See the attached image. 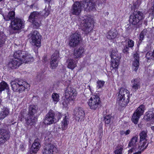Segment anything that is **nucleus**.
Instances as JSON below:
<instances>
[{
    "instance_id": "obj_1",
    "label": "nucleus",
    "mask_w": 154,
    "mask_h": 154,
    "mask_svg": "<svg viewBox=\"0 0 154 154\" xmlns=\"http://www.w3.org/2000/svg\"><path fill=\"white\" fill-rule=\"evenodd\" d=\"M79 26L85 34L89 33L92 29L93 22L91 17L85 16L79 18Z\"/></svg>"
},
{
    "instance_id": "obj_2",
    "label": "nucleus",
    "mask_w": 154,
    "mask_h": 154,
    "mask_svg": "<svg viewBox=\"0 0 154 154\" xmlns=\"http://www.w3.org/2000/svg\"><path fill=\"white\" fill-rule=\"evenodd\" d=\"M129 91L127 89L121 88L119 90L117 103L122 107L125 106L129 101Z\"/></svg>"
},
{
    "instance_id": "obj_3",
    "label": "nucleus",
    "mask_w": 154,
    "mask_h": 154,
    "mask_svg": "<svg viewBox=\"0 0 154 154\" xmlns=\"http://www.w3.org/2000/svg\"><path fill=\"white\" fill-rule=\"evenodd\" d=\"M12 89L14 91L21 92L29 87V85L23 80H16L11 82Z\"/></svg>"
},
{
    "instance_id": "obj_4",
    "label": "nucleus",
    "mask_w": 154,
    "mask_h": 154,
    "mask_svg": "<svg viewBox=\"0 0 154 154\" xmlns=\"http://www.w3.org/2000/svg\"><path fill=\"white\" fill-rule=\"evenodd\" d=\"M111 66L113 69L117 68L121 57L116 49L112 50L110 53Z\"/></svg>"
},
{
    "instance_id": "obj_5",
    "label": "nucleus",
    "mask_w": 154,
    "mask_h": 154,
    "mask_svg": "<svg viewBox=\"0 0 154 154\" xmlns=\"http://www.w3.org/2000/svg\"><path fill=\"white\" fill-rule=\"evenodd\" d=\"M100 103L99 97L96 95H91L88 102L89 108L94 110L99 108L100 106Z\"/></svg>"
},
{
    "instance_id": "obj_6",
    "label": "nucleus",
    "mask_w": 154,
    "mask_h": 154,
    "mask_svg": "<svg viewBox=\"0 0 154 154\" xmlns=\"http://www.w3.org/2000/svg\"><path fill=\"white\" fill-rule=\"evenodd\" d=\"M144 18L143 13L139 11H136L130 17L129 21L130 23L134 25H137L140 21Z\"/></svg>"
},
{
    "instance_id": "obj_7",
    "label": "nucleus",
    "mask_w": 154,
    "mask_h": 154,
    "mask_svg": "<svg viewBox=\"0 0 154 154\" xmlns=\"http://www.w3.org/2000/svg\"><path fill=\"white\" fill-rule=\"evenodd\" d=\"M10 27L15 31H19L24 27V22L21 19L16 17L11 21Z\"/></svg>"
},
{
    "instance_id": "obj_8",
    "label": "nucleus",
    "mask_w": 154,
    "mask_h": 154,
    "mask_svg": "<svg viewBox=\"0 0 154 154\" xmlns=\"http://www.w3.org/2000/svg\"><path fill=\"white\" fill-rule=\"evenodd\" d=\"M84 7L83 4L79 2H75L71 7L70 14L71 15L79 16L80 14Z\"/></svg>"
},
{
    "instance_id": "obj_9",
    "label": "nucleus",
    "mask_w": 154,
    "mask_h": 154,
    "mask_svg": "<svg viewBox=\"0 0 154 154\" xmlns=\"http://www.w3.org/2000/svg\"><path fill=\"white\" fill-rule=\"evenodd\" d=\"M2 128L0 129V144L8 140L9 135L6 131L8 126L5 124L1 125Z\"/></svg>"
},
{
    "instance_id": "obj_10",
    "label": "nucleus",
    "mask_w": 154,
    "mask_h": 154,
    "mask_svg": "<svg viewBox=\"0 0 154 154\" xmlns=\"http://www.w3.org/2000/svg\"><path fill=\"white\" fill-rule=\"evenodd\" d=\"M30 38L31 44L33 45L38 47H40L41 44V36L37 31H34L31 34Z\"/></svg>"
},
{
    "instance_id": "obj_11",
    "label": "nucleus",
    "mask_w": 154,
    "mask_h": 154,
    "mask_svg": "<svg viewBox=\"0 0 154 154\" xmlns=\"http://www.w3.org/2000/svg\"><path fill=\"white\" fill-rule=\"evenodd\" d=\"M144 109V106L141 105L134 113L132 117L131 120L135 124H137L140 116L143 114Z\"/></svg>"
},
{
    "instance_id": "obj_12",
    "label": "nucleus",
    "mask_w": 154,
    "mask_h": 154,
    "mask_svg": "<svg viewBox=\"0 0 154 154\" xmlns=\"http://www.w3.org/2000/svg\"><path fill=\"white\" fill-rule=\"evenodd\" d=\"M77 93L75 90L73 88L68 87L65 91V96L68 100L73 101L75 98Z\"/></svg>"
},
{
    "instance_id": "obj_13",
    "label": "nucleus",
    "mask_w": 154,
    "mask_h": 154,
    "mask_svg": "<svg viewBox=\"0 0 154 154\" xmlns=\"http://www.w3.org/2000/svg\"><path fill=\"white\" fill-rule=\"evenodd\" d=\"M82 40L80 34L75 33L71 35L69 42V45L71 47H75L80 43Z\"/></svg>"
},
{
    "instance_id": "obj_14",
    "label": "nucleus",
    "mask_w": 154,
    "mask_h": 154,
    "mask_svg": "<svg viewBox=\"0 0 154 154\" xmlns=\"http://www.w3.org/2000/svg\"><path fill=\"white\" fill-rule=\"evenodd\" d=\"M55 121L54 113L53 111L50 110L45 116L44 122L45 124L49 125L55 122Z\"/></svg>"
},
{
    "instance_id": "obj_15",
    "label": "nucleus",
    "mask_w": 154,
    "mask_h": 154,
    "mask_svg": "<svg viewBox=\"0 0 154 154\" xmlns=\"http://www.w3.org/2000/svg\"><path fill=\"white\" fill-rule=\"evenodd\" d=\"M57 151L56 146L52 143L47 144L43 152V154H55Z\"/></svg>"
},
{
    "instance_id": "obj_16",
    "label": "nucleus",
    "mask_w": 154,
    "mask_h": 154,
    "mask_svg": "<svg viewBox=\"0 0 154 154\" xmlns=\"http://www.w3.org/2000/svg\"><path fill=\"white\" fill-rule=\"evenodd\" d=\"M132 59V66L133 70L136 72L139 66V54L138 53L136 52L134 54Z\"/></svg>"
},
{
    "instance_id": "obj_17",
    "label": "nucleus",
    "mask_w": 154,
    "mask_h": 154,
    "mask_svg": "<svg viewBox=\"0 0 154 154\" xmlns=\"http://www.w3.org/2000/svg\"><path fill=\"white\" fill-rule=\"evenodd\" d=\"M59 58V52L56 51L51 56L50 63L51 68L54 69L57 66Z\"/></svg>"
},
{
    "instance_id": "obj_18",
    "label": "nucleus",
    "mask_w": 154,
    "mask_h": 154,
    "mask_svg": "<svg viewBox=\"0 0 154 154\" xmlns=\"http://www.w3.org/2000/svg\"><path fill=\"white\" fill-rule=\"evenodd\" d=\"M74 114L76 117L78 121H82L85 116V113L82 108H76L74 111Z\"/></svg>"
},
{
    "instance_id": "obj_19",
    "label": "nucleus",
    "mask_w": 154,
    "mask_h": 154,
    "mask_svg": "<svg viewBox=\"0 0 154 154\" xmlns=\"http://www.w3.org/2000/svg\"><path fill=\"white\" fill-rule=\"evenodd\" d=\"M85 50L82 47H80L79 48L74 51L73 56L75 59H79L82 57L85 52Z\"/></svg>"
},
{
    "instance_id": "obj_20",
    "label": "nucleus",
    "mask_w": 154,
    "mask_h": 154,
    "mask_svg": "<svg viewBox=\"0 0 154 154\" xmlns=\"http://www.w3.org/2000/svg\"><path fill=\"white\" fill-rule=\"evenodd\" d=\"M83 6L84 5V8L86 10L89 11L93 10L95 9V6L96 4L94 0H89L87 2H85L83 3Z\"/></svg>"
},
{
    "instance_id": "obj_21",
    "label": "nucleus",
    "mask_w": 154,
    "mask_h": 154,
    "mask_svg": "<svg viewBox=\"0 0 154 154\" xmlns=\"http://www.w3.org/2000/svg\"><path fill=\"white\" fill-rule=\"evenodd\" d=\"M22 63V62L20 60L15 59L9 63L8 66L9 67L12 69H15L19 66Z\"/></svg>"
},
{
    "instance_id": "obj_22",
    "label": "nucleus",
    "mask_w": 154,
    "mask_h": 154,
    "mask_svg": "<svg viewBox=\"0 0 154 154\" xmlns=\"http://www.w3.org/2000/svg\"><path fill=\"white\" fill-rule=\"evenodd\" d=\"M25 51L18 50L14 53V57L15 59L20 60L21 61L22 58L24 57V55H25Z\"/></svg>"
},
{
    "instance_id": "obj_23",
    "label": "nucleus",
    "mask_w": 154,
    "mask_h": 154,
    "mask_svg": "<svg viewBox=\"0 0 154 154\" xmlns=\"http://www.w3.org/2000/svg\"><path fill=\"white\" fill-rule=\"evenodd\" d=\"M26 123L30 125H33L37 121V119L32 115H29L26 118Z\"/></svg>"
},
{
    "instance_id": "obj_24",
    "label": "nucleus",
    "mask_w": 154,
    "mask_h": 154,
    "mask_svg": "<svg viewBox=\"0 0 154 154\" xmlns=\"http://www.w3.org/2000/svg\"><path fill=\"white\" fill-rule=\"evenodd\" d=\"M78 62L77 60L73 59H68L66 62L67 64V67L68 68L73 70L76 66V64Z\"/></svg>"
},
{
    "instance_id": "obj_25",
    "label": "nucleus",
    "mask_w": 154,
    "mask_h": 154,
    "mask_svg": "<svg viewBox=\"0 0 154 154\" xmlns=\"http://www.w3.org/2000/svg\"><path fill=\"white\" fill-rule=\"evenodd\" d=\"M23 57L22 58V60H21L22 63H27L29 62L33 61V57L31 55L26 51V54L24 55Z\"/></svg>"
},
{
    "instance_id": "obj_26",
    "label": "nucleus",
    "mask_w": 154,
    "mask_h": 154,
    "mask_svg": "<svg viewBox=\"0 0 154 154\" xmlns=\"http://www.w3.org/2000/svg\"><path fill=\"white\" fill-rule=\"evenodd\" d=\"M40 16L39 13L37 11L32 12L29 17L28 21L29 22H33L34 20H38Z\"/></svg>"
},
{
    "instance_id": "obj_27",
    "label": "nucleus",
    "mask_w": 154,
    "mask_h": 154,
    "mask_svg": "<svg viewBox=\"0 0 154 154\" xmlns=\"http://www.w3.org/2000/svg\"><path fill=\"white\" fill-rule=\"evenodd\" d=\"M39 141V140L38 139L35 140L34 142L32 144L30 149L31 150H32V152H37L39 149L40 147Z\"/></svg>"
},
{
    "instance_id": "obj_28",
    "label": "nucleus",
    "mask_w": 154,
    "mask_h": 154,
    "mask_svg": "<svg viewBox=\"0 0 154 154\" xmlns=\"http://www.w3.org/2000/svg\"><path fill=\"white\" fill-rule=\"evenodd\" d=\"M69 123V116L67 115H65L62 122L61 128L62 130H66L67 129Z\"/></svg>"
},
{
    "instance_id": "obj_29",
    "label": "nucleus",
    "mask_w": 154,
    "mask_h": 154,
    "mask_svg": "<svg viewBox=\"0 0 154 154\" xmlns=\"http://www.w3.org/2000/svg\"><path fill=\"white\" fill-rule=\"evenodd\" d=\"M6 90L7 91L8 94H9L10 89L8 85L6 82L3 81L0 83V94H1L2 91Z\"/></svg>"
},
{
    "instance_id": "obj_30",
    "label": "nucleus",
    "mask_w": 154,
    "mask_h": 154,
    "mask_svg": "<svg viewBox=\"0 0 154 154\" xmlns=\"http://www.w3.org/2000/svg\"><path fill=\"white\" fill-rule=\"evenodd\" d=\"M138 137L135 136L133 137L130 141L128 146L133 149L135 148L138 144Z\"/></svg>"
},
{
    "instance_id": "obj_31",
    "label": "nucleus",
    "mask_w": 154,
    "mask_h": 154,
    "mask_svg": "<svg viewBox=\"0 0 154 154\" xmlns=\"http://www.w3.org/2000/svg\"><path fill=\"white\" fill-rule=\"evenodd\" d=\"M9 113V110L6 107L2 109L0 113V119L2 120L6 117Z\"/></svg>"
},
{
    "instance_id": "obj_32",
    "label": "nucleus",
    "mask_w": 154,
    "mask_h": 154,
    "mask_svg": "<svg viewBox=\"0 0 154 154\" xmlns=\"http://www.w3.org/2000/svg\"><path fill=\"white\" fill-rule=\"evenodd\" d=\"M118 35L117 31L115 29H112L108 33L107 36V38L109 39H113Z\"/></svg>"
},
{
    "instance_id": "obj_33",
    "label": "nucleus",
    "mask_w": 154,
    "mask_h": 154,
    "mask_svg": "<svg viewBox=\"0 0 154 154\" xmlns=\"http://www.w3.org/2000/svg\"><path fill=\"white\" fill-rule=\"evenodd\" d=\"M15 15V12L14 11H12L9 12L8 14L5 16L3 15L4 19L6 21H8L10 20H13L14 19Z\"/></svg>"
},
{
    "instance_id": "obj_34",
    "label": "nucleus",
    "mask_w": 154,
    "mask_h": 154,
    "mask_svg": "<svg viewBox=\"0 0 154 154\" xmlns=\"http://www.w3.org/2000/svg\"><path fill=\"white\" fill-rule=\"evenodd\" d=\"M132 88L134 90L136 91L140 88V83L139 79H134L132 81Z\"/></svg>"
},
{
    "instance_id": "obj_35",
    "label": "nucleus",
    "mask_w": 154,
    "mask_h": 154,
    "mask_svg": "<svg viewBox=\"0 0 154 154\" xmlns=\"http://www.w3.org/2000/svg\"><path fill=\"white\" fill-rule=\"evenodd\" d=\"M38 109L37 107L34 105H31L29 107V112L30 115H33L35 113Z\"/></svg>"
},
{
    "instance_id": "obj_36",
    "label": "nucleus",
    "mask_w": 154,
    "mask_h": 154,
    "mask_svg": "<svg viewBox=\"0 0 154 154\" xmlns=\"http://www.w3.org/2000/svg\"><path fill=\"white\" fill-rule=\"evenodd\" d=\"M144 118L147 121L153 119H154V114L152 113L151 112H146L145 113Z\"/></svg>"
},
{
    "instance_id": "obj_37",
    "label": "nucleus",
    "mask_w": 154,
    "mask_h": 154,
    "mask_svg": "<svg viewBox=\"0 0 154 154\" xmlns=\"http://www.w3.org/2000/svg\"><path fill=\"white\" fill-rule=\"evenodd\" d=\"M140 141H147V132L146 131H143L140 134Z\"/></svg>"
},
{
    "instance_id": "obj_38",
    "label": "nucleus",
    "mask_w": 154,
    "mask_h": 154,
    "mask_svg": "<svg viewBox=\"0 0 154 154\" xmlns=\"http://www.w3.org/2000/svg\"><path fill=\"white\" fill-rule=\"evenodd\" d=\"M52 98L55 104H56L60 100L59 95L57 93H53L52 94Z\"/></svg>"
},
{
    "instance_id": "obj_39",
    "label": "nucleus",
    "mask_w": 154,
    "mask_h": 154,
    "mask_svg": "<svg viewBox=\"0 0 154 154\" xmlns=\"http://www.w3.org/2000/svg\"><path fill=\"white\" fill-rule=\"evenodd\" d=\"M147 141H143V142H140V144L139 145V148L140 150H143L146 149L148 146V143Z\"/></svg>"
},
{
    "instance_id": "obj_40",
    "label": "nucleus",
    "mask_w": 154,
    "mask_h": 154,
    "mask_svg": "<svg viewBox=\"0 0 154 154\" xmlns=\"http://www.w3.org/2000/svg\"><path fill=\"white\" fill-rule=\"evenodd\" d=\"M123 149V147L122 145H118L117 149L114 151L115 154H122V151Z\"/></svg>"
},
{
    "instance_id": "obj_41",
    "label": "nucleus",
    "mask_w": 154,
    "mask_h": 154,
    "mask_svg": "<svg viewBox=\"0 0 154 154\" xmlns=\"http://www.w3.org/2000/svg\"><path fill=\"white\" fill-rule=\"evenodd\" d=\"M105 82L103 81L98 80L97 82V88H102Z\"/></svg>"
},
{
    "instance_id": "obj_42",
    "label": "nucleus",
    "mask_w": 154,
    "mask_h": 154,
    "mask_svg": "<svg viewBox=\"0 0 154 154\" xmlns=\"http://www.w3.org/2000/svg\"><path fill=\"white\" fill-rule=\"evenodd\" d=\"M147 33V30L144 29L140 33V40L142 41L143 40L144 37Z\"/></svg>"
},
{
    "instance_id": "obj_43",
    "label": "nucleus",
    "mask_w": 154,
    "mask_h": 154,
    "mask_svg": "<svg viewBox=\"0 0 154 154\" xmlns=\"http://www.w3.org/2000/svg\"><path fill=\"white\" fill-rule=\"evenodd\" d=\"M37 20H34V21L33 22H30L32 23L33 27L35 28H37L39 27L41 23L40 21L38 22Z\"/></svg>"
},
{
    "instance_id": "obj_44",
    "label": "nucleus",
    "mask_w": 154,
    "mask_h": 154,
    "mask_svg": "<svg viewBox=\"0 0 154 154\" xmlns=\"http://www.w3.org/2000/svg\"><path fill=\"white\" fill-rule=\"evenodd\" d=\"M111 117L110 116L107 115L104 117V120L105 121V124H109L110 122Z\"/></svg>"
},
{
    "instance_id": "obj_45",
    "label": "nucleus",
    "mask_w": 154,
    "mask_h": 154,
    "mask_svg": "<svg viewBox=\"0 0 154 154\" xmlns=\"http://www.w3.org/2000/svg\"><path fill=\"white\" fill-rule=\"evenodd\" d=\"M128 47L132 48L134 45V42L132 40L128 39L127 41Z\"/></svg>"
},
{
    "instance_id": "obj_46",
    "label": "nucleus",
    "mask_w": 154,
    "mask_h": 154,
    "mask_svg": "<svg viewBox=\"0 0 154 154\" xmlns=\"http://www.w3.org/2000/svg\"><path fill=\"white\" fill-rule=\"evenodd\" d=\"M68 101L65 100H64L62 102L63 106L64 107H66L68 106Z\"/></svg>"
},
{
    "instance_id": "obj_47",
    "label": "nucleus",
    "mask_w": 154,
    "mask_h": 154,
    "mask_svg": "<svg viewBox=\"0 0 154 154\" xmlns=\"http://www.w3.org/2000/svg\"><path fill=\"white\" fill-rule=\"evenodd\" d=\"M129 47L128 46H125L123 50V51L124 53H127L128 51Z\"/></svg>"
},
{
    "instance_id": "obj_48",
    "label": "nucleus",
    "mask_w": 154,
    "mask_h": 154,
    "mask_svg": "<svg viewBox=\"0 0 154 154\" xmlns=\"http://www.w3.org/2000/svg\"><path fill=\"white\" fill-rule=\"evenodd\" d=\"M26 112V110H22L21 111L20 113L23 117H24V115L25 114Z\"/></svg>"
},
{
    "instance_id": "obj_49",
    "label": "nucleus",
    "mask_w": 154,
    "mask_h": 154,
    "mask_svg": "<svg viewBox=\"0 0 154 154\" xmlns=\"http://www.w3.org/2000/svg\"><path fill=\"white\" fill-rule=\"evenodd\" d=\"M130 132V131L129 130H128L126 131H125V135H127L129 134Z\"/></svg>"
},
{
    "instance_id": "obj_50",
    "label": "nucleus",
    "mask_w": 154,
    "mask_h": 154,
    "mask_svg": "<svg viewBox=\"0 0 154 154\" xmlns=\"http://www.w3.org/2000/svg\"><path fill=\"white\" fill-rule=\"evenodd\" d=\"M37 152H32V150H31L30 149V152H29V153L30 154H36V153Z\"/></svg>"
},
{
    "instance_id": "obj_51",
    "label": "nucleus",
    "mask_w": 154,
    "mask_h": 154,
    "mask_svg": "<svg viewBox=\"0 0 154 154\" xmlns=\"http://www.w3.org/2000/svg\"><path fill=\"white\" fill-rule=\"evenodd\" d=\"M120 134L122 135H123L124 134L125 135V131H120Z\"/></svg>"
},
{
    "instance_id": "obj_52",
    "label": "nucleus",
    "mask_w": 154,
    "mask_h": 154,
    "mask_svg": "<svg viewBox=\"0 0 154 154\" xmlns=\"http://www.w3.org/2000/svg\"><path fill=\"white\" fill-rule=\"evenodd\" d=\"M128 154H131V153L133 152V149H132V148L131 149L129 150L128 151Z\"/></svg>"
},
{
    "instance_id": "obj_53",
    "label": "nucleus",
    "mask_w": 154,
    "mask_h": 154,
    "mask_svg": "<svg viewBox=\"0 0 154 154\" xmlns=\"http://www.w3.org/2000/svg\"><path fill=\"white\" fill-rule=\"evenodd\" d=\"M57 115H58V119H60L61 117V114L60 113H58Z\"/></svg>"
},
{
    "instance_id": "obj_54",
    "label": "nucleus",
    "mask_w": 154,
    "mask_h": 154,
    "mask_svg": "<svg viewBox=\"0 0 154 154\" xmlns=\"http://www.w3.org/2000/svg\"><path fill=\"white\" fill-rule=\"evenodd\" d=\"M141 153V152L140 151H138L137 152H136L133 154H140Z\"/></svg>"
},
{
    "instance_id": "obj_55",
    "label": "nucleus",
    "mask_w": 154,
    "mask_h": 154,
    "mask_svg": "<svg viewBox=\"0 0 154 154\" xmlns=\"http://www.w3.org/2000/svg\"><path fill=\"white\" fill-rule=\"evenodd\" d=\"M20 148L21 149H23L24 148V146H23V144H21L20 145Z\"/></svg>"
},
{
    "instance_id": "obj_56",
    "label": "nucleus",
    "mask_w": 154,
    "mask_h": 154,
    "mask_svg": "<svg viewBox=\"0 0 154 154\" xmlns=\"http://www.w3.org/2000/svg\"><path fill=\"white\" fill-rule=\"evenodd\" d=\"M49 14V12H46L45 13V15L46 16H48Z\"/></svg>"
},
{
    "instance_id": "obj_57",
    "label": "nucleus",
    "mask_w": 154,
    "mask_h": 154,
    "mask_svg": "<svg viewBox=\"0 0 154 154\" xmlns=\"http://www.w3.org/2000/svg\"><path fill=\"white\" fill-rule=\"evenodd\" d=\"M150 54H151V53H148L146 55V56L147 57H148V55H150Z\"/></svg>"
},
{
    "instance_id": "obj_58",
    "label": "nucleus",
    "mask_w": 154,
    "mask_h": 154,
    "mask_svg": "<svg viewBox=\"0 0 154 154\" xmlns=\"http://www.w3.org/2000/svg\"><path fill=\"white\" fill-rule=\"evenodd\" d=\"M151 129L152 130L154 131V126L151 127Z\"/></svg>"
},
{
    "instance_id": "obj_59",
    "label": "nucleus",
    "mask_w": 154,
    "mask_h": 154,
    "mask_svg": "<svg viewBox=\"0 0 154 154\" xmlns=\"http://www.w3.org/2000/svg\"><path fill=\"white\" fill-rule=\"evenodd\" d=\"M47 1H48V2H49V1H50L51 0H46Z\"/></svg>"
},
{
    "instance_id": "obj_60",
    "label": "nucleus",
    "mask_w": 154,
    "mask_h": 154,
    "mask_svg": "<svg viewBox=\"0 0 154 154\" xmlns=\"http://www.w3.org/2000/svg\"><path fill=\"white\" fill-rule=\"evenodd\" d=\"M2 0H0V2L2 1Z\"/></svg>"
},
{
    "instance_id": "obj_61",
    "label": "nucleus",
    "mask_w": 154,
    "mask_h": 154,
    "mask_svg": "<svg viewBox=\"0 0 154 154\" xmlns=\"http://www.w3.org/2000/svg\"><path fill=\"white\" fill-rule=\"evenodd\" d=\"M98 5H99H99H100V4H98Z\"/></svg>"
},
{
    "instance_id": "obj_62",
    "label": "nucleus",
    "mask_w": 154,
    "mask_h": 154,
    "mask_svg": "<svg viewBox=\"0 0 154 154\" xmlns=\"http://www.w3.org/2000/svg\"><path fill=\"white\" fill-rule=\"evenodd\" d=\"M130 29V28H129L128 29V30H129V29Z\"/></svg>"
}]
</instances>
